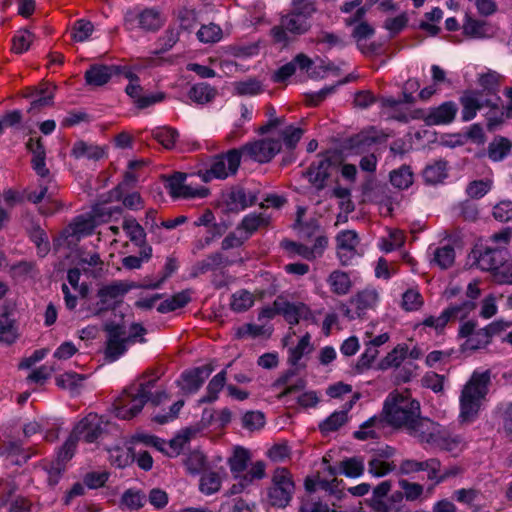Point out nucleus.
<instances>
[{"mask_svg": "<svg viewBox=\"0 0 512 512\" xmlns=\"http://www.w3.org/2000/svg\"><path fill=\"white\" fill-rule=\"evenodd\" d=\"M156 381L157 377L139 384H132L128 389H125L113 403L116 416L124 420H130L141 412L148 401L154 405H159L167 399L168 396L165 391L151 392Z\"/></svg>", "mask_w": 512, "mask_h": 512, "instance_id": "f257e3e1", "label": "nucleus"}, {"mask_svg": "<svg viewBox=\"0 0 512 512\" xmlns=\"http://www.w3.org/2000/svg\"><path fill=\"white\" fill-rule=\"evenodd\" d=\"M490 373H473L464 385L460 395V419L462 422H472L478 415L480 407L488 393Z\"/></svg>", "mask_w": 512, "mask_h": 512, "instance_id": "f03ea898", "label": "nucleus"}, {"mask_svg": "<svg viewBox=\"0 0 512 512\" xmlns=\"http://www.w3.org/2000/svg\"><path fill=\"white\" fill-rule=\"evenodd\" d=\"M383 413L388 424L406 430L420 415V404L408 392H393L385 400Z\"/></svg>", "mask_w": 512, "mask_h": 512, "instance_id": "7ed1b4c3", "label": "nucleus"}, {"mask_svg": "<svg viewBox=\"0 0 512 512\" xmlns=\"http://www.w3.org/2000/svg\"><path fill=\"white\" fill-rule=\"evenodd\" d=\"M107 332V342L105 356L110 362L116 361L122 356L130 344L136 341L144 343L146 329L139 323H133L130 327V334H126L125 327L118 324H108L105 326Z\"/></svg>", "mask_w": 512, "mask_h": 512, "instance_id": "20e7f679", "label": "nucleus"}, {"mask_svg": "<svg viewBox=\"0 0 512 512\" xmlns=\"http://www.w3.org/2000/svg\"><path fill=\"white\" fill-rule=\"evenodd\" d=\"M311 27L312 24L309 20L289 11L281 15L279 23L270 29L269 36L274 45L285 49L300 36L308 33Z\"/></svg>", "mask_w": 512, "mask_h": 512, "instance_id": "39448f33", "label": "nucleus"}, {"mask_svg": "<svg viewBox=\"0 0 512 512\" xmlns=\"http://www.w3.org/2000/svg\"><path fill=\"white\" fill-rule=\"evenodd\" d=\"M481 295L478 281L468 284L465 293L457 285H449L443 292V298L450 304L446 308L453 320H463L476 308V300Z\"/></svg>", "mask_w": 512, "mask_h": 512, "instance_id": "423d86ee", "label": "nucleus"}, {"mask_svg": "<svg viewBox=\"0 0 512 512\" xmlns=\"http://www.w3.org/2000/svg\"><path fill=\"white\" fill-rule=\"evenodd\" d=\"M241 163V151L236 148L226 153L215 155L210 160L209 168L198 172V177L205 183L212 179H226L237 173Z\"/></svg>", "mask_w": 512, "mask_h": 512, "instance_id": "0eeeda50", "label": "nucleus"}, {"mask_svg": "<svg viewBox=\"0 0 512 512\" xmlns=\"http://www.w3.org/2000/svg\"><path fill=\"white\" fill-rule=\"evenodd\" d=\"M379 302V293L373 287H367L350 297L348 305L342 304L341 311L349 320L363 319L369 310H374Z\"/></svg>", "mask_w": 512, "mask_h": 512, "instance_id": "6e6552de", "label": "nucleus"}, {"mask_svg": "<svg viewBox=\"0 0 512 512\" xmlns=\"http://www.w3.org/2000/svg\"><path fill=\"white\" fill-rule=\"evenodd\" d=\"M164 17L161 12L152 7L145 9H128L124 14V26L127 30L140 28L144 31L155 32L164 25Z\"/></svg>", "mask_w": 512, "mask_h": 512, "instance_id": "1a4fd4ad", "label": "nucleus"}, {"mask_svg": "<svg viewBox=\"0 0 512 512\" xmlns=\"http://www.w3.org/2000/svg\"><path fill=\"white\" fill-rule=\"evenodd\" d=\"M281 148L282 142L280 139L268 137L246 143L238 150L241 151V156L245 155L259 163H267L281 151Z\"/></svg>", "mask_w": 512, "mask_h": 512, "instance_id": "9d476101", "label": "nucleus"}, {"mask_svg": "<svg viewBox=\"0 0 512 512\" xmlns=\"http://www.w3.org/2000/svg\"><path fill=\"white\" fill-rule=\"evenodd\" d=\"M273 485L269 489V499L273 506L285 507L291 500L294 492V483L289 471L285 468H278L274 471L272 478Z\"/></svg>", "mask_w": 512, "mask_h": 512, "instance_id": "9b49d317", "label": "nucleus"}, {"mask_svg": "<svg viewBox=\"0 0 512 512\" xmlns=\"http://www.w3.org/2000/svg\"><path fill=\"white\" fill-rule=\"evenodd\" d=\"M167 188L173 198H205L209 194V189L201 186L194 187L193 182L187 183V174L177 172L168 179Z\"/></svg>", "mask_w": 512, "mask_h": 512, "instance_id": "f8f14e48", "label": "nucleus"}, {"mask_svg": "<svg viewBox=\"0 0 512 512\" xmlns=\"http://www.w3.org/2000/svg\"><path fill=\"white\" fill-rule=\"evenodd\" d=\"M458 111L456 103L447 101L440 106L430 109L428 112L416 110L411 115L413 119H422L429 125H445L451 123Z\"/></svg>", "mask_w": 512, "mask_h": 512, "instance_id": "ddd939ff", "label": "nucleus"}, {"mask_svg": "<svg viewBox=\"0 0 512 512\" xmlns=\"http://www.w3.org/2000/svg\"><path fill=\"white\" fill-rule=\"evenodd\" d=\"M274 305L278 307L279 315L291 326L297 325L301 320L308 321L313 318L311 309L303 302H290L279 296L274 300Z\"/></svg>", "mask_w": 512, "mask_h": 512, "instance_id": "4468645a", "label": "nucleus"}, {"mask_svg": "<svg viewBox=\"0 0 512 512\" xmlns=\"http://www.w3.org/2000/svg\"><path fill=\"white\" fill-rule=\"evenodd\" d=\"M335 240L337 257L341 265H349L357 255V246L360 242L358 234L354 230H343L337 234Z\"/></svg>", "mask_w": 512, "mask_h": 512, "instance_id": "2eb2a0df", "label": "nucleus"}, {"mask_svg": "<svg viewBox=\"0 0 512 512\" xmlns=\"http://www.w3.org/2000/svg\"><path fill=\"white\" fill-rule=\"evenodd\" d=\"M440 426L434 421L417 416L411 425H409L406 431L416 438L421 444H427L433 446L436 441V437L440 432Z\"/></svg>", "mask_w": 512, "mask_h": 512, "instance_id": "dca6fc26", "label": "nucleus"}, {"mask_svg": "<svg viewBox=\"0 0 512 512\" xmlns=\"http://www.w3.org/2000/svg\"><path fill=\"white\" fill-rule=\"evenodd\" d=\"M460 104L462 106L461 117L465 122L474 119L478 110L492 106L491 100L478 90L465 91L460 97Z\"/></svg>", "mask_w": 512, "mask_h": 512, "instance_id": "f3484780", "label": "nucleus"}, {"mask_svg": "<svg viewBox=\"0 0 512 512\" xmlns=\"http://www.w3.org/2000/svg\"><path fill=\"white\" fill-rule=\"evenodd\" d=\"M103 419L95 413H89L73 429L77 438L87 443L95 442L103 433Z\"/></svg>", "mask_w": 512, "mask_h": 512, "instance_id": "a211bd4d", "label": "nucleus"}, {"mask_svg": "<svg viewBox=\"0 0 512 512\" xmlns=\"http://www.w3.org/2000/svg\"><path fill=\"white\" fill-rule=\"evenodd\" d=\"M477 266L483 271H496L506 262L507 252L502 247L474 250Z\"/></svg>", "mask_w": 512, "mask_h": 512, "instance_id": "6ab92c4d", "label": "nucleus"}, {"mask_svg": "<svg viewBox=\"0 0 512 512\" xmlns=\"http://www.w3.org/2000/svg\"><path fill=\"white\" fill-rule=\"evenodd\" d=\"M134 287L133 284L125 281H113L99 289L97 296L99 298L100 309H110L114 302L123 297L128 291Z\"/></svg>", "mask_w": 512, "mask_h": 512, "instance_id": "aec40b11", "label": "nucleus"}, {"mask_svg": "<svg viewBox=\"0 0 512 512\" xmlns=\"http://www.w3.org/2000/svg\"><path fill=\"white\" fill-rule=\"evenodd\" d=\"M121 72L120 66L94 64L85 72V80L91 86H103L118 73Z\"/></svg>", "mask_w": 512, "mask_h": 512, "instance_id": "412c9836", "label": "nucleus"}, {"mask_svg": "<svg viewBox=\"0 0 512 512\" xmlns=\"http://www.w3.org/2000/svg\"><path fill=\"white\" fill-rule=\"evenodd\" d=\"M213 368L210 365H204L182 374V390L186 393H196L205 380L212 373Z\"/></svg>", "mask_w": 512, "mask_h": 512, "instance_id": "4be33fe9", "label": "nucleus"}, {"mask_svg": "<svg viewBox=\"0 0 512 512\" xmlns=\"http://www.w3.org/2000/svg\"><path fill=\"white\" fill-rule=\"evenodd\" d=\"M462 29L465 36L473 39L491 38L495 34V29L489 22L469 15L465 16Z\"/></svg>", "mask_w": 512, "mask_h": 512, "instance_id": "5701e85b", "label": "nucleus"}, {"mask_svg": "<svg viewBox=\"0 0 512 512\" xmlns=\"http://www.w3.org/2000/svg\"><path fill=\"white\" fill-rule=\"evenodd\" d=\"M306 386V381L297 377L294 370H288L279 376L276 381L273 383L274 388L284 387V389L278 394V399H282L285 396L299 392L303 390Z\"/></svg>", "mask_w": 512, "mask_h": 512, "instance_id": "b1692460", "label": "nucleus"}, {"mask_svg": "<svg viewBox=\"0 0 512 512\" xmlns=\"http://www.w3.org/2000/svg\"><path fill=\"white\" fill-rule=\"evenodd\" d=\"M331 161L327 157H321L318 161L313 162L306 174L309 182L318 190L325 187L326 180L330 173Z\"/></svg>", "mask_w": 512, "mask_h": 512, "instance_id": "393cba45", "label": "nucleus"}, {"mask_svg": "<svg viewBox=\"0 0 512 512\" xmlns=\"http://www.w3.org/2000/svg\"><path fill=\"white\" fill-rule=\"evenodd\" d=\"M330 291L337 296H345L352 289V280L347 272L334 270L327 277Z\"/></svg>", "mask_w": 512, "mask_h": 512, "instance_id": "a878e982", "label": "nucleus"}, {"mask_svg": "<svg viewBox=\"0 0 512 512\" xmlns=\"http://www.w3.org/2000/svg\"><path fill=\"white\" fill-rule=\"evenodd\" d=\"M270 221L271 217L266 213H250L242 219L237 230H243L244 234L249 238L258 229L267 227Z\"/></svg>", "mask_w": 512, "mask_h": 512, "instance_id": "bb28decb", "label": "nucleus"}, {"mask_svg": "<svg viewBox=\"0 0 512 512\" xmlns=\"http://www.w3.org/2000/svg\"><path fill=\"white\" fill-rule=\"evenodd\" d=\"M71 155L75 159L85 158L88 160H100L104 157L105 151L102 147L87 143L83 140L76 141L71 149Z\"/></svg>", "mask_w": 512, "mask_h": 512, "instance_id": "cd10ccee", "label": "nucleus"}, {"mask_svg": "<svg viewBox=\"0 0 512 512\" xmlns=\"http://www.w3.org/2000/svg\"><path fill=\"white\" fill-rule=\"evenodd\" d=\"M250 459L251 455L247 449L240 446L234 448L232 456L228 458V465L235 478L241 477L240 475L247 469Z\"/></svg>", "mask_w": 512, "mask_h": 512, "instance_id": "c85d7f7f", "label": "nucleus"}, {"mask_svg": "<svg viewBox=\"0 0 512 512\" xmlns=\"http://www.w3.org/2000/svg\"><path fill=\"white\" fill-rule=\"evenodd\" d=\"M95 228L94 221L83 216L76 217L65 229L66 237H74L79 240L81 237L92 234Z\"/></svg>", "mask_w": 512, "mask_h": 512, "instance_id": "c756f323", "label": "nucleus"}, {"mask_svg": "<svg viewBox=\"0 0 512 512\" xmlns=\"http://www.w3.org/2000/svg\"><path fill=\"white\" fill-rule=\"evenodd\" d=\"M147 501V497L140 490L127 489L121 496L119 506L122 510H139Z\"/></svg>", "mask_w": 512, "mask_h": 512, "instance_id": "7c9ffc66", "label": "nucleus"}, {"mask_svg": "<svg viewBox=\"0 0 512 512\" xmlns=\"http://www.w3.org/2000/svg\"><path fill=\"white\" fill-rule=\"evenodd\" d=\"M257 193L244 188H236L229 194L230 204L236 209L244 210L257 202Z\"/></svg>", "mask_w": 512, "mask_h": 512, "instance_id": "2f4dec72", "label": "nucleus"}, {"mask_svg": "<svg viewBox=\"0 0 512 512\" xmlns=\"http://www.w3.org/2000/svg\"><path fill=\"white\" fill-rule=\"evenodd\" d=\"M18 337L14 321L7 313L0 314V343L11 345Z\"/></svg>", "mask_w": 512, "mask_h": 512, "instance_id": "473e14b6", "label": "nucleus"}, {"mask_svg": "<svg viewBox=\"0 0 512 512\" xmlns=\"http://www.w3.org/2000/svg\"><path fill=\"white\" fill-rule=\"evenodd\" d=\"M226 383V371L222 370L216 374L208 383L206 388V395L203 396L200 403H210L218 398L219 392L224 388Z\"/></svg>", "mask_w": 512, "mask_h": 512, "instance_id": "72a5a7b5", "label": "nucleus"}, {"mask_svg": "<svg viewBox=\"0 0 512 512\" xmlns=\"http://www.w3.org/2000/svg\"><path fill=\"white\" fill-rule=\"evenodd\" d=\"M216 95V91L207 83H198L191 87L188 92L189 98L197 104L210 102Z\"/></svg>", "mask_w": 512, "mask_h": 512, "instance_id": "f704fd0d", "label": "nucleus"}, {"mask_svg": "<svg viewBox=\"0 0 512 512\" xmlns=\"http://www.w3.org/2000/svg\"><path fill=\"white\" fill-rule=\"evenodd\" d=\"M511 150V142L504 137L494 139L488 147V156L493 161L503 160Z\"/></svg>", "mask_w": 512, "mask_h": 512, "instance_id": "c9c22d12", "label": "nucleus"}, {"mask_svg": "<svg viewBox=\"0 0 512 512\" xmlns=\"http://www.w3.org/2000/svg\"><path fill=\"white\" fill-rule=\"evenodd\" d=\"M223 37L222 28L214 23L202 25L197 31V38L205 44H213L219 42Z\"/></svg>", "mask_w": 512, "mask_h": 512, "instance_id": "e433bc0d", "label": "nucleus"}, {"mask_svg": "<svg viewBox=\"0 0 512 512\" xmlns=\"http://www.w3.org/2000/svg\"><path fill=\"white\" fill-rule=\"evenodd\" d=\"M423 177L427 183L437 184L447 177L446 162L436 161L428 165L423 171Z\"/></svg>", "mask_w": 512, "mask_h": 512, "instance_id": "4c0bfd02", "label": "nucleus"}, {"mask_svg": "<svg viewBox=\"0 0 512 512\" xmlns=\"http://www.w3.org/2000/svg\"><path fill=\"white\" fill-rule=\"evenodd\" d=\"M109 460L115 467L124 468L134 461V452L129 448L114 447L109 450Z\"/></svg>", "mask_w": 512, "mask_h": 512, "instance_id": "58836bf2", "label": "nucleus"}, {"mask_svg": "<svg viewBox=\"0 0 512 512\" xmlns=\"http://www.w3.org/2000/svg\"><path fill=\"white\" fill-rule=\"evenodd\" d=\"M364 470V460L361 457H350L340 462V472L347 477H360Z\"/></svg>", "mask_w": 512, "mask_h": 512, "instance_id": "ea45409f", "label": "nucleus"}, {"mask_svg": "<svg viewBox=\"0 0 512 512\" xmlns=\"http://www.w3.org/2000/svg\"><path fill=\"white\" fill-rule=\"evenodd\" d=\"M123 229L133 243L138 246H142L144 244L146 233L136 219L126 218L123 222Z\"/></svg>", "mask_w": 512, "mask_h": 512, "instance_id": "a19ab883", "label": "nucleus"}, {"mask_svg": "<svg viewBox=\"0 0 512 512\" xmlns=\"http://www.w3.org/2000/svg\"><path fill=\"white\" fill-rule=\"evenodd\" d=\"M190 301V295L186 291L179 292L171 298L161 302L157 308L160 313H168L184 307Z\"/></svg>", "mask_w": 512, "mask_h": 512, "instance_id": "79ce46f5", "label": "nucleus"}, {"mask_svg": "<svg viewBox=\"0 0 512 512\" xmlns=\"http://www.w3.org/2000/svg\"><path fill=\"white\" fill-rule=\"evenodd\" d=\"M391 184L398 189H407L413 183V173L409 166H401L390 173Z\"/></svg>", "mask_w": 512, "mask_h": 512, "instance_id": "37998d69", "label": "nucleus"}, {"mask_svg": "<svg viewBox=\"0 0 512 512\" xmlns=\"http://www.w3.org/2000/svg\"><path fill=\"white\" fill-rule=\"evenodd\" d=\"M381 427H383V420L378 417H371L360 426L358 431L354 432V437L362 441L377 438L378 434L373 428Z\"/></svg>", "mask_w": 512, "mask_h": 512, "instance_id": "c03bdc74", "label": "nucleus"}, {"mask_svg": "<svg viewBox=\"0 0 512 512\" xmlns=\"http://www.w3.org/2000/svg\"><path fill=\"white\" fill-rule=\"evenodd\" d=\"M347 419V410L335 411L319 425V428L323 434H328L338 430Z\"/></svg>", "mask_w": 512, "mask_h": 512, "instance_id": "a18cd8bd", "label": "nucleus"}, {"mask_svg": "<svg viewBox=\"0 0 512 512\" xmlns=\"http://www.w3.org/2000/svg\"><path fill=\"white\" fill-rule=\"evenodd\" d=\"M462 444L463 439L460 436H451L440 430L433 446L445 451L454 452L458 449H461Z\"/></svg>", "mask_w": 512, "mask_h": 512, "instance_id": "49530a36", "label": "nucleus"}, {"mask_svg": "<svg viewBox=\"0 0 512 512\" xmlns=\"http://www.w3.org/2000/svg\"><path fill=\"white\" fill-rule=\"evenodd\" d=\"M290 12L310 21L317 12L316 0H292Z\"/></svg>", "mask_w": 512, "mask_h": 512, "instance_id": "de8ad7c7", "label": "nucleus"}, {"mask_svg": "<svg viewBox=\"0 0 512 512\" xmlns=\"http://www.w3.org/2000/svg\"><path fill=\"white\" fill-rule=\"evenodd\" d=\"M455 261V250L450 245L436 248L434 251L433 262L441 269H447L453 265Z\"/></svg>", "mask_w": 512, "mask_h": 512, "instance_id": "09e8293b", "label": "nucleus"}, {"mask_svg": "<svg viewBox=\"0 0 512 512\" xmlns=\"http://www.w3.org/2000/svg\"><path fill=\"white\" fill-rule=\"evenodd\" d=\"M236 93L240 96H254L263 91L261 81L256 78H248L243 81H238L234 85Z\"/></svg>", "mask_w": 512, "mask_h": 512, "instance_id": "8fccbe9b", "label": "nucleus"}, {"mask_svg": "<svg viewBox=\"0 0 512 512\" xmlns=\"http://www.w3.org/2000/svg\"><path fill=\"white\" fill-rule=\"evenodd\" d=\"M235 335L238 339L256 338L259 336H270L271 330L265 328L264 325H256L252 323L244 324L236 329Z\"/></svg>", "mask_w": 512, "mask_h": 512, "instance_id": "3c124183", "label": "nucleus"}, {"mask_svg": "<svg viewBox=\"0 0 512 512\" xmlns=\"http://www.w3.org/2000/svg\"><path fill=\"white\" fill-rule=\"evenodd\" d=\"M221 487V478L216 472L204 473L200 478L199 489L206 495H211L219 491Z\"/></svg>", "mask_w": 512, "mask_h": 512, "instance_id": "603ef678", "label": "nucleus"}, {"mask_svg": "<svg viewBox=\"0 0 512 512\" xmlns=\"http://www.w3.org/2000/svg\"><path fill=\"white\" fill-rule=\"evenodd\" d=\"M152 134L154 139L166 149L173 148L179 136L178 131L170 127L157 128Z\"/></svg>", "mask_w": 512, "mask_h": 512, "instance_id": "864d4df0", "label": "nucleus"}, {"mask_svg": "<svg viewBox=\"0 0 512 512\" xmlns=\"http://www.w3.org/2000/svg\"><path fill=\"white\" fill-rule=\"evenodd\" d=\"M408 354V348L405 345L396 346L387 356L381 361V368L388 369L392 367H399Z\"/></svg>", "mask_w": 512, "mask_h": 512, "instance_id": "5fc2aeb1", "label": "nucleus"}, {"mask_svg": "<svg viewBox=\"0 0 512 512\" xmlns=\"http://www.w3.org/2000/svg\"><path fill=\"white\" fill-rule=\"evenodd\" d=\"M253 304V295L246 290H241L232 295L230 306L235 312H244L252 307Z\"/></svg>", "mask_w": 512, "mask_h": 512, "instance_id": "6e6d98bb", "label": "nucleus"}, {"mask_svg": "<svg viewBox=\"0 0 512 512\" xmlns=\"http://www.w3.org/2000/svg\"><path fill=\"white\" fill-rule=\"evenodd\" d=\"M502 76L495 72L489 71L479 77L478 83L483 88V93L486 91L488 94L496 93L501 82Z\"/></svg>", "mask_w": 512, "mask_h": 512, "instance_id": "4d7b16f0", "label": "nucleus"}, {"mask_svg": "<svg viewBox=\"0 0 512 512\" xmlns=\"http://www.w3.org/2000/svg\"><path fill=\"white\" fill-rule=\"evenodd\" d=\"M56 185L54 183L39 182V190L28 193L27 199L34 203H40L44 198H51L56 193Z\"/></svg>", "mask_w": 512, "mask_h": 512, "instance_id": "13d9d810", "label": "nucleus"}, {"mask_svg": "<svg viewBox=\"0 0 512 512\" xmlns=\"http://www.w3.org/2000/svg\"><path fill=\"white\" fill-rule=\"evenodd\" d=\"M395 469L391 462L384 461L379 457H373L368 462V472L374 477H383Z\"/></svg>", "mask_w": 512, "mask_h": 512, "instance_id": "bf43d9fd", "label": "nucleus"}, {"mask_svg": "<svg viewBox=\"0 0 512 512\" xmlns=\"http://www.w3.org/2000/svg\"><path fill=\"white\" fill-rule=\"evenodd\" d=\"M405 242V237L400 230H391L387 238H382L380 242V248L388 253L397 248H400Z\"/></svg>", "mask_w": 512, "mask_h": 512, "instance_id": "052dcab7", "label": "nucleus"}, {"mask_svg": "<svg viewBox=\"0 0 512 512\" xmlns=\"http://www.w3.org/2000/svg\"><path fill=\"white\" fill-rule=\"evenodd\" d=\"M34 35L28 30H20L13 37L12 51L21 54L27 51L33 41Z\"/></svg>", "mask_w": 512, "mask_h": 512, "instance_id": "680f3d73", "label": "nucleus"}, {"mask_svg": "<svg viewBox=\"0 0 512 512\" xmlns=\"http://www.w3.org/2000/svg\"><path fill=\"white\" fill-rule=\"evenodd\" d=\"M380 103L383 108L389 109V115L392 118L402 122H408L410 117L399 109L401 101L396 100L393 97H383L380 99Z\"/></svg>", "mask_w": 512, "mask_h": 512, "instance_id": "e2e57ef3", "label": "nucleus"}, {"mask_svg": "<svg viewBox=\"0 0 512 512\" xmlns=\"http://www.w3.org/2000/svg\"><path fill=\"white\" fill-rule=\"evenodd\" d=\"M304 131L301 128L289 125L281 130L280 136L287 149H294L301 139Z\"/></svg>", "mask_w": 512, "mask_h": 512, "instance_id": "0e129e2a", "label": "nucleus"}, {"mask_svg": "<svg viewBox=\"0 0 512 512\" xmlns=\"http://www.w3.org/2000/svg\"><path fill=\"white\" fill-rule=\"evenodd\" d=\"M72 37L76 42H83L89 38L94 30L92 22L84 19L77 20L73 25Z\"/></svg>", "mask_w": 512, "mask_h": 512, "instance_id": "69168bd1", "label": "nucleus"}, {"mask_svg": "<svg viewBox=\"0 0 512 512\" xmlns=\"http://www.w3.org/2000/svg\"><path fill=\"white\" fill-rule=\"evenodd\" d=\"M309 345L310 336L306 334L299 340L295 347L289 349L288 362L291 365H296L303 355L309 351Z\"/></svg>", "mask_w": 512, "mask_h": 512, "instance_id": "338daca9", "label": "nucleus"}, {"mask_svg": "<svg viewBox=\"0 0 512 512\" xmlns=\"http://www.w3.org/2000/svg\"><path fill=\"white\" fill-rule=\"evenodd\" d=\"M243 427L250 430H259L265 424V417L262 412L250 411L244 414L242 418Z\"/></svg>", "mask_w": 512, "mask_h": 512, "instance_id": "774afa93", "label": "nucleus"}]
</instances>
